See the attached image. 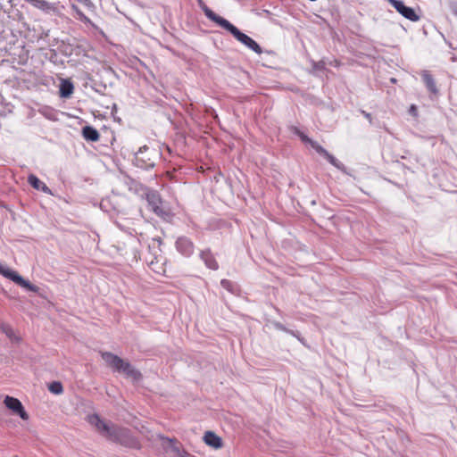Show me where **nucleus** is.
Instances as JSON below:
<instances>
[{
	"label": "nucleus",
	"instance_id": "f03ea898",
	"mask_svg": "<svg viewBox=\"0 0 457 457\" xmlns=\"http://www.w3.org/2000/svg\"><path fill=\"white\" fill-rule=\"evenodd\" d=\"M101 357L113 372L121 373L126 378H131L134 382H138L142 379L143 375L140 370L120 356L111 352H102Z\"/></svg>",
	"mask_w": 457,
	"mask_h": 457
},
{
	"label": "nucleus",
	"instance_id": "6ab92c4d",
	"mask_svg": "<svg viewBox=\"0 0 457 457\" xmlns=\"http://www.w3.org/2000/svg\"><path fill=\"white\" fill-rule=\"evenodd\" d=\"M82 136L89 142H97L100 137L98 130L92 126H85L82 129Z\"/></svg>",
	"mask_w": 457,
	"mask_h": 457
},
{
	"label": "nucleus",
	"instance_id": "f257e3e1",
	"mask_svg": "<svg viewBox=\"0 0 457 457\" xmlns=\"http://www.w3.org/2000/svg\"><path fill=\"white\" fill-rule=\"evenodd\" d=\"M88 422L94 426L102 436L113 443L131 449H139L141 446L140 442L132 435L129 429L111 426L108 422L102 420L98 414L88 416Z\"/></svg>",
	"mask_w": 457,
	"mask_h": 457
},
{
	"label": "nucleus",
	"instance_id": "393cba45",
	"mask_svg": "<svg viewBox=\"0 0 457 457\" xmlns=\"http://www.w3.org/2000/svg\"><path fill=\"white\" fill-rule=\"evenodd\" d=\"M272 325L273 327L277 329V330H280V331H283L285 333H293V330L286 328L282 323H280L279 321H273L272 322Z\"/></svg>",
	"mask_w": 457,
	"mask_h": 457
},
{
	"label": "nucleus",
	"instance_id": "a878e982",
	"mask_svg": "<svg viewBox=\"0 0 457 457\" xmlns=\"http://www.w3.org/2000/svg\"><path fill=\"white\" fill-rule=\"evenodd\" d=\"M312 68L314 70H317V71H323L325 70V62L320 61V62H314L312 63Z\"/></svg>",
	"mask_w": 457,
	"mask_h": 457
},
{
	"label": "nucleus",
	"instance_id": "ddd939ff",
	"mask_svg": "<svg viewBox=\"0 0 457 457\" xmlns=\"http://www.w3.org/2000/svg\"><path fill=\"white\" fill-rule=\"evenodd\" d=\"M29 4H30L33 7L41 10L46 13L51 12H55L56 6L55 4L50 3L46 0H25Z\"/></svg>",
	"mask_w": 457,
	"mask_h": 457
},
{
	"label": "nucleus",
	"instance_id": "c756f323",
	"mask_svg": "<svg viewBox=\"0 0 457 457\" xmlns=\"http://www.w3.org/2000/svg\"><path fill=\"white\" fill-rule=\"evenodd\" d=\"M451 11H452L453 14L457 16V3H453L451 4Z\"/></svg>",
	"mask_w": 457,
	"mask_h": 457
},
{
	"label": "nucleus",
	"instance_id": "a211bd4d",
	"mask_svg": "<svg viewBox=\"0 0 457 457\" xmlns=\"http://www.w3.org/2000/svg\"><path fill=\"white\" fill-rule=\"evenodd\" d=\"M421 77L427 89L432 94H437L438 90L433 76L428 71H424Z\"/></svg>",
	"mask_w": 457,
	"mask_h": 457
},
{
	"label": "nucleus",
	"instance_id": "423d86ee",
	"mask_svg": "<svg viewBox=\"0 0 457 457\" xmlns=\"http://www.w3.org/2000/svg\"><path fill=\"white\" fill-rule=\"evenodd\" d=\"M145 198L150 209L159 217L164 218L169 212L162 207V201L156 190L147 189Z\"/></svg>",
	"mask_w": 457,
	"mask_h": 457
},
{
	"label": "nucleus",
	"instance_id": "9b49d317",
	"mask_svg": "<svg viewBox=\"0 0 457 457\" xmlns=\"http://www.w3.org/2000/svg\"><path fill=\"white\" fill-rule=\"evenodd\" d=\"M317 146V150L316 152L320 154V155H322L323 157H325L327 159V161L331 164L333 165L335 168H337V170H341L342 172L345 173V174H348L347 172V170H346V167L339 161L337 160L334 155H332L331 154H329L324 147H322L321 145H316Z\"/></svg>",
	"mask_w": 457,
	"mask_h": 457
},
{
	"label": "nucleus",
	"instance_id": "cd10ccee",
	"mask_svg": "<svg viewBox=\"0 0 457 457\" xmlns=\"http://www.w3.org/2000/svg\"><path fill=\"white\" fill-rule=\"evenodd\" d=\"M288 334L293 336V337H296L301 343L303 344V339L301 337L299 332L293 330V333H288Z\"/></svg>",
	"mask_w": 457,
	"mask_h": 457
},
{
	"label": "nucleus",
	"instance_id": "6e6552de",
	"mask_svg": "<svg viewBox=\"0 0 457 457\" xmlns=\"http://www.w3.org/2000/svg\"><path fill=\"white\" fill-rule=\"evenodd\" d=\"M4 403L9 410L12 411L13 413L19 415L21 420H29V414L19 399L6 395Z\"/></svg>",
	"mask_w": 457,
	"mask_h": 457
},
{
	"label": "nucleus",
	"instance_id": "7ed1b4c3",
	"mask_svg": "<svg viewBox=\"0 0 457 457\" xmlns=\"http://www.w3.org/2000/svg\"><path fill=\"white\" fill-rule=\"evenodd\" d=\"M159 155L156 149L143 145L135 153L133 164L137 168L148 170L154 168Z\"/></svg>",
	"mask_w": 457,
	"mask_h": 457
},
{
	"label": "nucleus",
	"instance_id": "20e7f679",
	"mask_svg": "<svg viewBox=\"0 0 457 457\" xmlns=\"http://www.w3.org/2000/svg\"><path fill=\"white\" fill-rule=\"evenodd\" d=\"M219 26L229 32L238 42L245 46L250 50L258 54L262 53V47L255 40L243 33L239 29H237L225 18L220 21Z\"/></svg>",
	"mask_w": 457,
	"mask_h": 457
},
{
	"label": "nucleus",
	"instance_id": "bb28decb",
	"mask_svg": "<svg viewBox=\"0 0 457 457\" xmlns=\"http://www.w3.org/2000/svg\"><path fill=\"white\" fill-rule=\"evenodd\" d=\"M409 113L412 116H417L418 115V110H417V107L412 104L411 105L410 107V110H409Z\"/></svg>",
	"mask_w": 457,
	"mask_h": 457
},
{
	"label": "nucleus",
	"instance_id": "aec40b11",
	"mask_svg": "<svg viewBox=\"0 0 457 457\" xmlns=\"http://www.w3.org/2000/svg\"><path fill=\"white\" fill-rule=\"evenodd\" d=\"M293 132L300 137L303 143L309 144L315 151L317 150L316 145H320L318 142L312 140L308 136H306L303 132H302L299 129L294 128Z\"/></svg>",
	"mask_w": 457,
	"mask_h": 457
},
{
	"label": "nucleus",
	"instance_id": "4468645a",
	"mask_svg": "<svg viewBox=\"0 0 457 457\" xmlns=\"http://www.w3.org/2000/svg\"><path fill=\"white\" fill-rule=\"evenodd\" d=\"M204 443L214 449L222 447V439L212 431H206L204 435Z\"/></svg>",
	"mask_w": 457,
	"mask_h": 457
},
{
	"label": "nucleus",
	"instance_id": "412c9836",
	"mask_svg": "<svg viewBox=\"0 0 457 457\" xmlns=\"http://www.w3.org/2000/svg\"><path fill=\"white\" fill-rule=\"evenodd\" d=\"M71 9L75 12L76 18L78 20H79L80 21H82L85 24H89L91 26H94L91 20L87 15H85V13L76 4H72Z\"/></svg>",
	"mask_w": 457,
	"mask_h": 457
},
{
	"label": "nucleus",
	"instance_id": "f8f14e48",
	"mask_svg": "<svg viewBox=\"0 0 457 457\" xmlns=\"http://www.w3.org/2000/svg\"><path fill=\"white\" fill-rule=\"evenodd\" d=\"M199 257L204 262L206 268L212 270H217L219 269V263L210 248L202 250L199 253Z\"/></svg>",
	"mask_w": 457,
	"mask_h": 457
},
{
	"label": "nucleus",
	"instance_id": "39448f33",
	"mask_svg": "<svg viewBox=\"0 0 457 457\" xmlns=\"http://www.w3.org/2000/svg\"><path fill=\"white\" fill-rule=\"evenodd\" d=\"M0 274L30 292L37 293L39 290L37 286L31 284L29 280L24 279L18 272L3 265L1 262Z\"/></svg>",
	"mask_w": 457,
	"mask_h": 457
},
{
	"label": "nucleus",
	"instance_id": "f3484780",
	"mask_svg": "<svg viewBox=\"0 0 457 457\" xmlns=\"http://www.w3.org/2000/svg\"><path fill=\"white\" fill-rule=\"evenodd\" d=\"M74 91V86L69 79H62L59 87V95L62 98H69Z\"/></svg>",
	"mask_w": 457,
	"mask_h": 457
},
{
	"label": "nucleus",
	"instance_id": "b1692460",
	"mask_svg": "<svg viewBox=\"0 0 457 457\" xmlns=\"http://www.w3.org/2000/svg\"><path fill=\"white\" fill-rule=\"evenodd\" d=\"M220 285L224 289L228 290V292L234 293L235 284L232 281L223 278L220 281Z\"/></svg>",
	"mask_w": 457,
	"mask_h": 457
},
{
	"label": "nucleus",
	"instance_id": "7c9ffc66",
	"mask_svg": "<svg viewBox=\"0 0 457 457\" xmlns=\"http://www.w3.org/2000/svg\"><path fill=\"white\" fill-rule=\"evenodd\" d=\"M77 1L79 3L85 4H87L89 3V0H77Z\"/></svg>",
	"mask_w": 457,
	"mask_h": 457
},
{
	"label": "nucleus",
	"instance_id": "2eb2a0df",
	"mask_svg": "<svg viewBox=\"0 0 457 457\" xmlns=\"http://www.w3.org/2000/svg\"><path fill=\"white\" fill-rule=\"evenodd\" d=\"M198 6L202 9L204 15L212 21L215 22L217 25L220 23V21L224 19L223 17L216 14L212 10H211L203 0H197Z\"/></svg>",
	"mask_w": 457,
	"mask_h": 457
},
{
	"label": "nucleus",
	"instance_id": "9d476101",
	"mask_svg": "<svg viewBox=\"0 0 457 457\" xmlns=\"http://www.w3.org/2000/svg\"><path fill=\"white\" fill-rule=\"evenodd\" d=\"M317 146V150L316 152L320 154V155H322L323 157H325L327 159V161L331 164L333 165L335 168H337V170H341L342 172L345 173V174H348L347 172V170H346V167L339 161L337 160L334 155H332L331 154H329L324 147H322L321 145H316Z\"/></svg>",
	"mask_w": 457,
	"mask_h": 457
},
{
	"label": "nucleus",
	"instance_id": "0eeeda50",
	"mask_svg": "<svg viewBox=\"0 0 457 457\" xmlns=\"http://www.w3.org/2000/svg\"><path fill=\"white\" fill-rule=\"evenodd\" d=\"M402 16L411 21H418L420 17L411 7L406 6L401 0H386Z\"/></svg>",
	"mask_w": 457,
	"mask_h": 457
},
{
	"label": "nucleus",
	"instance_id": "dca6fc26",
	"mask_svg": "<svg viewBox=\"0 0 457 457\" xmlns=\"http://www.w3.org/2000/svg\"><path fill=\"white\" fill-rule=\"evenodd\" d=\"M28 182L33 188H35L37 190H40L44 193L52 195L51 189L46 185V183L41 181L36 175H34V174L29 175Z\"/></svg>",
	"mask_w": 457,
	"mask_h": 457
},
{
	"label": "nucleus",
	"instance_id": "c85d7f7f",
	"mask_svg": "<svg viewBox=\"0 0 457 457\" xmlns=\"http://www.w3.org/2000/svg\"><path fill=\"white\" fill-rule=\"evenodd\" d=\"M362 115L369 120L370 123H372V117L370 112H367L365 111H361Z\"/></svg>",
	"mask_w": 457,
	"mask_h": 457
},
{
	"label": "nucleus",
	"instance_id": "4be33fe9",
	"mask_svg": "<svg viewBox=\"0 0 457 457\" xmlns=\"http://www.w3.org/2000/svg\"><path fill=\"white\" fill-rule=\"evenodd\" d=\"M48 390L54 395H61L63 392V386L60 381H53L48 385Z\"/></svg>",
	"mask_w": 457,
	"mask_h": 457
},
{
	"label": "nucleus",
	"instance_id": "1a4fd4ad",
	"mask_svg": "<svg viewBox=\"0 0 457 457\" xmlns=\"http://www.w3.org/2000/svg\"><path fill=\"white\" fill-rule=\"evenodd\" d=\"M175 246L177 251L185 257H190L195 252V245L192 240L185 236L179 237L176 242Z\"/></svg>",
	"mask_w": 457,
	"mask_h": 457
},
{
	"label": "nucleus",
	"instance_id": "5701e85b",
	"mask_svg": "<svg viewBox=\"0 0 457 457\" xmlns=\"http://www.w3.org/2000/svg\"><path fill=\"white\" fill-rule=\"evenodd\" d=\"M0 329L2 332H4L10 339L13 340H19L18 337H15L13 329L11 328V326L1 323L0 324Z\"/></svg>",
	"mask_w": 457,
	"mask_h": 457
}]
</instances>
